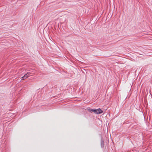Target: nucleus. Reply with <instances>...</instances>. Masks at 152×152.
Here are the masks:
<instances>
[{"label": "nucleus", "mask_w": 152, "mask_h": 152, "mask_svg": "<svg viewBox=\"0 0 152 152\" xmlns=\"http://www.w3.org/2000/svg\"><path fill=\"white\" fill-rule=\"evenodd\" d=\"M94 111V113L96 114H100L102 113L103 112V111L100 108H99L97 109H95Z\"/></svg>", "instance_id": "1"}, {"label": "nucleus", "mask_w": 152, "mask_h": 152, "mask_svg": "<svg viewBox=\"0 0 152 152\" xmlns=\"http://www.w3.org/2000/svg\"><path fill=\"white\" fill-rule=\"evenodd\" d=\"M31 73L27 72L26 74L25 75L22 77V80H23L26 79V78H27L30 76H32L33 75H31Z\"/></svg>", "instance_id": "2"}, {"label": "nucleus", "mask_w": 152, "mask_h": 152, "mask_svg": "<svg viewBox=\"0 0 152 152\" xmlns=\"http://www.w3.org/2000/svg\"><path fill=\"white\" fill-rule=\"evenodd\" d=\"M87 109L89 111V112H93L94 113V110L95 109H91L90 108H87Z\"/></svg>", "instance_id": "3"}]
</instances>
